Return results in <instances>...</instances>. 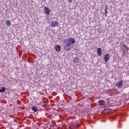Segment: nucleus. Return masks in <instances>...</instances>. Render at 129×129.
I'll return each mask as SVG.
<instances>
[{
	"label": "nucleus",
	"mask_w": 129,
	"mask_h": 129,
	"mask_svg": "<svg viewBox=\"0 0 129 129\" xmlns=\"http://www.w3.org/2000/svg\"><path fill=\"white\" fill-rule=\"evenodd\" d=\"M66 43H67L68 44L71 45H74V44H75V39L73 38H69L64 41Z\"/></svg>",
	"instance_id": "obj_1"
},
{
	"label": "nucleus",
	"mask_w": 129,
	"mask_h": 129,
	"mask_svg": "<svg viewBox=\"0 0 129 129\" xmlns=\"http://www.w3.org/2000/svg\"><path fill=\"white\" fill-rule=\"evenodd\" d=\"M65 45L64 46V49L66 51H69V50H71L72 47L70 44L67 43L66 41L64 42Z\"/></svg>",
	"instance_id": "obj_2"
},
{
	"label": "nucleus",
	"mask_w": 129,
	"mask_h": 129,
	"mask_svg": "<svg viewBox=\"0 0 129 129\" xmlns=\"http://www.w3.org/2000/svg\"><path fill=\"white\" fill-rule=\"evenodd\" d=\"M123 84V82L121 81H120L117 82V83L115 84V86L118 87V88H120V87L122 86Z\"/></svg>",
	"instance_id": "obj_3"
},
{
	"label": "nucleus",
	"mask_w": 129,
	"mask_h": 129,
	"mask_svg": "<svg viewBox=\"0 0 129 129\" xmlns=\"http://www.w3.org/2000/svg\"><path fill=\"white\" fill-rule=\"evenodd\" d=\"M51 27L53 28H55V27H57L58 26V22L57 21H52L50 23Z\"/></svg>",
	"instance_id": "obj_4"
},
{
	"label": "nucleus",
	"mask_w": 129,
	"mask_h": 129,
	"mask_svg": "<svg viewBox=\"0 0 129 129\" xmlns=\"http://www.w3.org/2000/svg\"><path fill=\"white\" fill-rule=\"evenodd\" d=\"M109 58H110V55H109V54L107 53V54H105L104 60L106 62H107V61H108L109 60Z\"/></svg>",
	"instance_id": "obj_5"
},
{
	"label": "nucleus",
	"mask_w": 129,
	"mask_h": 129,
	"mask_svg": "<svg viewBox=\"0 0 129 129\" xmlns=\"http://www.w3.org/2000/svg\"><path fill=\"white\" fill-rule=\"evenodd\" d=\"M44 11L46 15H50V9L48 7L44 8Z\"/></svg>",
	"instance_id": "obj_6"
},
{
	"label": "nucleus",
	"mask_w": 129,
	"mask_h": 129,
	"mask_svg": "<svg viewBox=\"0 0 129 129\" xmlns=\"http://www.w3.org/2000/svg\"><path fill=\"white\" fill-rule=\"evenodd\" d=\"M101 48H98L97 49V52L98 53V56H101L102 55V52H101Z\"/></svg>",
	"instance_id": "obj_7"
},
{
	"label": "nucleus",
	"mask_w": 129,
	"mask_h": 129,
	"mask_svg": "<svg viewBox=\"0 0 129 129\" xmlns=\"http://www.w3.org/2000/svg\"><path fill=\"white\" fill-rule=\"evenodd\" d=\"M98 102L99 105H104L105 104V101L103 100H99Z\"/></svg>",
	"instance_id": "obj_8"
},
{
	"label": "nucleus",
	"mask_w": 129,
	"mask_h": 129,
	"mask_svg": "<svg viewBox=\"0 0 129 129\" xmlns=\"http://www.w3.org/2000/svg\"><path fill=\"white\" fill-rule=\"evenodd\" d=\"M55 50L57 51V52H60L61 51V47L59 45H56L55 47Z\"/></svg>",
	"instance_id": "obj_9"
},
{
	"label": "nucleus",
	"mask_w": 129,
	"mask_h": 129,
	"mask_svg": "<svg viewBox=\"0 0 129 129\" xmlns=\"http://www.w3.org/2000/svg\"><path fill=\"white\" fill-rule=\"evenodd\" d=\"M78 60H79V58H78V57H75L73 59V63H77L78 62Z\"/></svg>",
	"instance_id": "obj_10"
},
{
	"label": "nucleus",
	"mask_w": 129,
	"mask_h": 129,
	"mask_svg": "<svg viewBox=\"0 0 129 129\" xmlns=\"http://www.w3.org/2000/svg\"><path fill=\"white\" fill-rule=\"evenodd\" d=\"M31 108L34 112H37L38 111V108L36 106H33Z\"/></svg>",
	"instance_id": "obj_11"
},
{
	"label": "nucleus",
	"mask_w": 129,
	"mask_h": 129,
	"mask_svg": "<svg viewBox=\"0 0 129 129\" xmlns=\"http://www.w3.org/2000/svg\"><path fill=\"white\" fill-rule=\"evenodd\" d=\"M6 25L8 27H10V26H11V21L10 20H7L6 21Z\"/></svg>",
	"instance_id": "obj_12"
},
{
	"label": "nucleus",
	"mask_w": 129,
	"mask_h": 129,
	"mask_svg": "<svg viewBox=\"0 0 129 129\" xmlns=\"http://www.w3.org/2000/svg\"><path fill=\"white\" fill-rule=\"evenodd\" d=\"M123 46L124 47V48H125V50H127V51L129 50L128 46H127L126 45L123 44Z\"/></svg>",
	"instance_id": "obj_13"
},
{
	"label": "nucleus",
	"mask_w": 129,
	"mask_h": 129,
	"mask_svg": "<svg viewBox=\"0 0 129 129\" xmlns=\"http://www.w3.org/2000/svg\"><path fill=\"white\" fill-rule=\"evenodd\" d=\"M4 91H6V88L2 87V88L0 89V92H4Z\"/></svg>",
	"instance_id": "obj_14"
},
{
	"label": "nucleus",
	"mask_w": 129,
	"mask_h": 129,
	"mask_svg": "<svg viewBox=\"0 0 129 129\" xmlns=\"http://www.w3.org/2000/svg\"><path fill=\"white\" fill-rule=\"evenodd\" d=\"M73 127H78L79 126V125L78 124H73L72 125Z\"/></svg>",
	"instance_id": "obj_15"
},
{
	"label": "nucleus",
	"mask_w": 129,
	"mask_h": 129,
	"mask_svg": "<svg viewBox=\"0 0 129 129\" xmlns=\"http://www.w3.org/2000/svg\"><path fill=\"white\" fill-rule=\"evenodd\" d=\"M105 16H106V15H107V7H106L105 8Z\"/></svg>",
	"instance_id": "obj_16"
},
{
	"label": "nucleus",
	"mask_w": 129,
	"mask_h": 129,
	"mask_svg": "<svg viewBox=\"0 0 129 129\" xmlns=\"http://www.w3.org/2000/svg\"><path fill=\"white\" fill-rule=\"evenodd\" d=\"M46 106H47V104H43V105H42V107H46Z\"/></svg>",
	"instance_id": "obj_17"
},
{
	"label": "nucleus",
	"mask_w": 129,
	"mask_h": 129,
	"mask_svg": "<svg viewBox=\"0 0 129 129\" xmlns=\"http://www.w3.org/2000/svg\"><path fill=\"white\" fill-rule=\"evenodd\" d=\"M116 118V116H114V117H112V119H115Z\"/></svg>",
	"instance_id": "obj_18"
},
{
	"label": "nucleus",
	"mask_w": 129,
	"mask_h": 129,
	"mask_svg": "<svg viewBox=\"0 0 129 129\" xmlns=\"http://www.w3.org/2000/svg\"><path fill=\"white\" fill-rule=\"evenodd\" d=\"M68 1H69V3H72V0H68Z\"/></svg>",
	"instance_id": "obj_19"
},
{
	"label": "nucleus",
	"mask_w": 129,
	"mask_h": 129,
	"mask_svg": "<svg viewBox=\"0 0 129 129\" xmlns=\"http://www.w3.org/2000/svg\"><path fill=\"white\" fill-rule=\"evenodd\" d=\"M70 129H72V127H71V128Z\"/></svg>",
	"instance_id": "obj_20"
}]
</instances>
